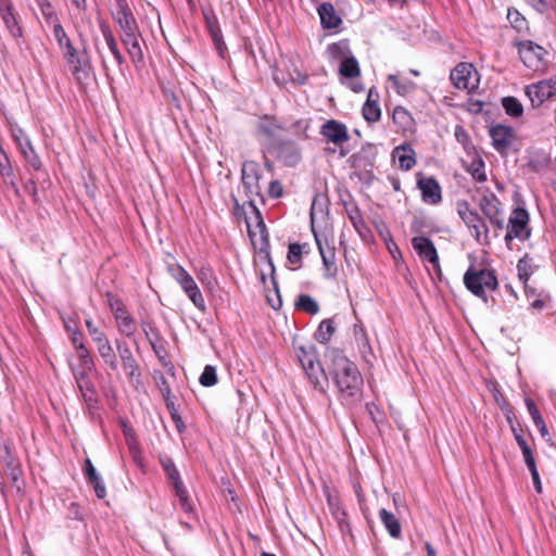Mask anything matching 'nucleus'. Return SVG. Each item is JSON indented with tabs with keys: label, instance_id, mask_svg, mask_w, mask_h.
Segmentation results:
<instances>
[{
	"label": "nucleus",
	"instance_id": "5",
	"mask_svg": "<svg viewBox=\"0 0 556 556\" xmlns=\"http://www.w3.org/2000/svg\"><path fill=\"white\" fill-rule=\"evenodd\" d=\"M521 62L530 70L538 72L543 70L545 64L546 50L531 40H523L517 43Z\"/></svg>",
	"mask_w": 556,
	"mask_h": 556
},
{
	"label": "nucleus",
	"instance_id": "26",
	"mask_svg": "<svg viewBox=\"0 0 556 556\" xmlns=\"http://www.w3.org/2000/svg\"><path fill=\"white\" fill-rule=\"evenodd\" d=\"M0 175L5 185L11 186L12 188H14L17 191L15 179H14L13 168L11 166L9 156L7 155V153L4 152V150L2 149L1 146H0Z\"/></svg>",
	"mask_w": 556,
	"mask_h": 556
},
{
	"label": "nucleus",
	"instance_id": "29",
	"mask_svg": "<svg viewBox=\"0 0 556 556\" xmlns=\"http://www.w3.org/2000/svg\"><path fill=\"white\" fill-rule=\"evenodd\" d=\"M336 331V323L333 318L324 319L317 331L315 332V339L319 343H327Z\"/></svg>",
	"mask_w": 556,
	"mask_h": 556
},
{
	"label": "nucleus",
	"instance_id": "31",
	"mask_svg": "<svg viewBox=\"0 0 556 556\" xmlns=\"http://www.w3.org/2000/svg\"><path fill=\"white\" fill-rule=\"evenodd\" d=\"M339 73L346 78L359 76L361 70L357 60L354 56L345 58L340 64Z\"/></svg>",
	"mask_w": 556,
	"mask_h": 556
},
{
	"label": "nucleus",
	"instance_id": "30",
	"mask_svg": "<svg viewBox=\"0 0 556 556\" xmlns=\"http://www.w3.org/2000/svg\"><path fill=\"white\" fill-rule=\"evenodd\" d=\"M372 91H369L366 103L363 106V116L369 123H375L380 119L381 111L377 101L371 99Z\"/></svg>",
	"mask_w": 556,
	"mask_h": 556
},
{
	"label": "nucleus",
	"instance_id": "58",
	"mask_svg": "<svg viewBox=\"0 0 556 556\" xmlns=\"http://www.w3.org/2000/svg\"><path fill=\"white\" fill-rule=\"evenodd\" d=\"M522 456H523L525 463L530 471L538 469L536 465H535V459L533 457L531 450L523 452Z\"/></svg>",
	"mask_w": 556,
	"mask_h": 556
},
{
	"label": "nucleus",
	"instance_id": "28",
	"mask_svg": "<svg viewBox=\"0 0 556 556\" xmlns=\"http://www.w3.org/2000/svg\"><path fill=\"white\" fill-rule=\"evenodd\" d=\"M388 80L392 83V86L396 93L403 97L412 93L416 88L415 83L406 78H401L399 75L395 74L389 75Z\"/></svg>",
	"mask_w": 556,
	"mask_h": 556
},
{
	"label": "nucleus",
	"instance_id": "45",
	"mask_svg": "<svg viewBox=\"0 0 556 556\" xmlns=\"http://www.w3.org/2000/svg\"><path fill=\"white\" fill-rule=\"evenodd\" d=\"M86 327H87V329L89 331V334H90L91 339L96 343H99V342L108 339L105 333L102 330H100L98 327H96L91 319H87L86 320Z\"/></svg>",
	"mask_w": 556,
	"mask_h": 556
},
{
	"label": "nucleus",
	"instance_id": "42",
	"mask_svg": "<svg viewBox=\"0 0 556 556\" xmlns=\"http://www.w3.org/2000/svg\"><path fill=\"white\" fill-rule=\"evenodd\" d=\"M517 271L519 279L526 285L532 274L531 260L527 256L519 260Z\"/></svg>",
	"mask_w": 556,
	"mask_h": 556
},
{
	"label": "nucleus",
	"instance_id": "15",
	"mask_svg": "<svg viewBox=\"0 0 556 556\" xmlns=\"http://www.w3.org/2000/svg\"><path fill=\"white\" fill-rule=\"evenodd\" d=\"M425 203L434 205L441 202L442 192L439 182L433 177H421L417 181Z\"/></svg>",
	"mask_w": 556,
	"mask_h": 556
},
{
	"label": "nucleus",
	"instance_id": "20",
	"mask_svg": "<svg viewBox=\"0 0 556 556\" xmlns=\"http://www.w3.org/2000/svg\"><path fill=\"white\" fill-rule=\"evenodd\" d=\"M479 206L488 218L493 217L497 213H502V204L500 200L489 190H485L481 195Z\"/></svg>",
	"mask_w": 556,
	"mask_h": 556
},
{
	"label": "nucleus",
	"instance_id": "32",
	"mask_svg": "<svg viewBox=\"0 0 556 556\" xmlns=\"http://www.w3.org/2000/svg\"><path fill=\"white\" fill-rule=\"evenodd\" d=\"M393 122L402 129L407 130L413 125V118L409 112L403 106H396L393 110Z\"/></svg>",
	"mask_w": 556,
	"mask_h": 556
},
{
	"label": "nucleus",
	"instance_id": "43",
	"mask_svg": "<svg viewBox=\"0 0 556 556\" xmlns=\"http://www.w3.org/2000/svg\"><path fill=\"white\" fill-rule=\"evenodd\" d=\"M83 399L88 404V406H93L97 403V396L94 392L93 384L90 380L86 381V387L83 384L77 386Z\"/></svg>",
	"mask_w": 556,
	"mask_h": 556
},
{
	"label": "nucleus",
	"instance_id": "24",
	"mask_svg": "<svg viewBox=\"0 0 556 556\" xmlns=\"http://www.w3.org/2000/svg\"><path fill=\"white\" fill-rule=\"evenodd\" d=\"M379 517L384 528L387 529L388 533L392 538H401L402 527L399 519L395 517L393 513L387 510L386 508H382L379 510Z\"/></svg>",
	"mask_w": 556,
	"mask_h": 556
},
{
	"label": "nucleus",
	"instance_id": "60",
	"mask_svg": "<svg viewBox=\"0 0 556 556\" xmlns=\"http://www.w3.org/2000/svg\"><path fill=\"white\" fill-rule=\"evenodd\" d=\"M490 223L496 227L497 229H504L505 228V219L502 216V213H497L493 217H489Z\"/></svg>",
	"mask_w": 556,
	"mask_h": 556
},
{
	"label": "nucleus",
	"instance_id": "12",
	"mask_svg": "<svg viewBox=\"0 0 556 556\" xmlns=\"http://www.w3.org/2000/svg\"><path fill=\"white\" fill-rule=\"evenodd\" d=\"M412 247L422 261L429 262L433 270L441 275L439 255L433 242L429 238L422 236L414 237L412 239Z\"/></svg>",
	"mask_w": 556,
	"mask_h": 556
},
{
	"label": "nucleus",
	"instance_id": "61",
	"mask_svg": "<svg viewBox=\"0 0 556 556\" xmlns=\"http://www.w3.org/2000/svg\"><path fill=\"white\" fill-rule=\"evenodd\" d=\"M526 405L530 416L532 417V420L535 419L536 416H541L535 403L531 399H526Z\"/></svg>",
	"mask_w": 556,
	"mask_h": 556
},
{
	"label": "nucleus",
	"instance_id": "55",
	"mask_svg": "<svg viewBox=\"0 0 556 556\" xmlns=\"http://www.w3.org/2000/svg\"><path fill=\"white\" fill-rule=\"evenodd\" d=\"M301 247L298 243H293L289 245L288 260L291 263H296L301 258Z\"/></svg>",
	"mask_w": 556,
	"mask_h": 556
},
{
	"label": "nucleus",
	"instance_id": "48",
	"mask_svg": "<svg viewBox=\"0 0 556 556\" xmlns=\"http://www.w3.org/2000/svg\"><path fill=\"white\" fill-rule=\"evenodd\" d=\"M167 407L170 412V416L177 427V430L181 433L185 430V424L178 414L177 409L175 408V405L173 402L167 401Z\"/></svg>",
	"mask_w": 556,
	"mask_h": 556
},
{
	"label": "nucleus",
	"instance_id": "18",
	"mask_svg": "<svg viewBox=\"0 0 556 556\" xmlns=\"http://www.w3.org/2000/svg\"><path fill=\"white\" fill-rule=\"evenodd\" d=\"M121 39L132 60V62H142L143 52L139 43V27L136 29L121 33Z\"/></svg>",
	"mask_w": 556,
	"mask_h": 556
},
{
	"label": "nucleus",
	"instance_id": "6",
	"mask_svg": "<svg viewBox=\"0 0 556 556\" xmlns=\"http://www.w3.org/2000/svg\"><path fill=\"white\" fill-rule=\"evenodd\" d=\"M528 224L529 214L527 210L522 207L515 208L508 219V230L505 236L506 244H509L514 239L527 240L530 237Z\"/></svg>",
	"mask_w": 556,
	"mask_h": 556
},
{
	"label": "nucleus",
	"instance_id": "38",
	"mask_svg": "<svg viewBox=\"0 0 556 556\" xmlns=\"http://www.w3.org/2000/svg\"><path fill=\"white\" fill-rule=\"evenodd\" d=\"M52 28H53L54 38L58 41L59 47L63 52L70 48L74 47L61 24H55L54 26H52Z\"/></svg>",
	"mask_w": 556,
	"mask_h": 556
},
{
	"label": "nucleus",
	"instance_id": "62",
	"mask_svg": "<svg viewBox=\"0 0 556 556\" xmlns=\"http://www.w3.org/2000/svg\"><path fill=\"white\" fill-rule=\"evenodd\" d=\"M345 49H346V45L343 42H340V43L331 45L328 50L332 56H338L339 53L343 52V50H345Z\"/></svg>",
	"mask_w": 556,
	"mask_h": 556
},
{
	"label": "nucleus",
	"instance_id": "19",
	"mask_svg": "<svg viewBox=\"0 0 556 556\" xmlns=\"http://www.w3.org/2000/svg\"><path fill=\"white\" fill-rule=\"evenodd\" d=\"M63 55L66 59V61H67V63H68V65L71 67V71H72L73 75L75 76V78L77 80H81L83 79V75L86 74L87 68H88L87 61L83 58L81 54H79L77 52V50L74 47L65 50L63 52Z\"/></svg>",
	"mask_w": 556,
	"mask_h": 556
},
{
	"label": "nucleus",
	"instance_id": "4",
	"mask_svg": "<svg viewBox=\"0 0 556 556\" xmlns=\"http://www.w3.org/2000/svg\"><path fill=\"white\" fill-rule=\"evenodd\" d=\"M170 276L179 283L190 301L200 311H205L204 298L197 286L193 277L180 265H169Z\"/></svg>",
	"mask_w": 556,
	"mask_h": 556
},
{
	"label": "nucleus",
	"instance_id": "14",
	"mask_svg": "<svg viewBox=\"0 0 556 556\" xmlns=\"http://www.w3.org/2000/svg\"><path fill=\"white\" fill-rule=\"evenodd\" d=\"M113 18L119 26L121 33L136 29L138 24L126 0H116Z\"/></svg>",
	"mask_w": 556,
	"mask_h": 556
},
{
	"label": "nucleus",
	"instance_id": "9",
	"mask_svg": "<svg viewBox=\"0 0 556 556\" xmlns=\"http://www.w3.org/2000/svg\"><path fill=\"white\" fill-rule=\"evenodd\" d=\"M320 135L325 137L328 142L340 148L341 156H345L348 154V151L342 148V146L350 140V134L346 125L336 119H329L323 124Z\"/></svg>",
	"mask_w": 556,
	"mask_h": 556
},
{
	"label": "nucleus",
	"instance_id": "59",
	"mask_svg": "<svg viewBox=\"0 0 556 556\" xmlns=\"http://www.w3.org/2000/svg\"><path fill=\"white\" fill-rule=\"evenodd\" d=\"M85 472H86V476H87L88 480H91V479L100 477L97 473L96 468L92 465L90 459H86V462H85Z\"/></svg>",
	"mask_w": 556,
	"mask_h": 556
},
{
	"label": "nucleus",
	"instance_id": "56",
	"mask_svg": "<svg viewBox=\"0 0 556 556\" xmlns=\"http://www.w3.org/2000/svg\"><path fill=\"white\" fill-rule=\"evenodd\" d=\"M90 370L91 369L80 367V369H76L73 371L77 386L83 384L86 387V381L89 380L87 377V372Z\"/></svg>",
	"mask_w": 556,
	"mask_h": 556
},
{
	"label": "nucleus",
	"instance_id": "57",
	"mask_svg": "<svg viewBox=\"0 0 556 556\" xmlns=\"http://www.w3.org/2000/svg\"><path fill=\"white\" fill-rule=\"evenodd\" d=\"M70 334H71V341H72L73 345L76 348V350L85 348L84 342H83V333L80 332L79 329L73 331Z\"/></svg>",
	"mask_w": 556,
	"mask_h": 556
},
{
	"label": "nucleus",
	"instance_id": "21",
	"mask_svg": "<svg viewBox=\"0 0 556 556\" xmlns=\"http://www.w3.org/2000/svg\"><path fill=\"white\" fill-rule=\"evenodd\" d=\"M98 352L103 359L104 365L106 368L111 371H117L118 370V362L115 355V352L113 350L112 344L108 339L97 343Z\"/></svg>",
	"mask_w": 556,
	"mask_h": 556
},
{
	"label": "nucleus",
	"instance_id": "39",
	"mask_svg": "<svg viewBox=\"0 0 556 556\" xmlns=\"http://www.w3.org/2000/svg\"><path fill=\"white\" fill-rule=\"evenodd\" d=\"M1 17L12 37L20 38L22 36V29L18 26L16 17L13 14V12H5L3 15H1Z\"/></svg>",
	"mask_w": 556,
	"mask_h": 556
},
{
	"label": "nucleus",
	"instance_id": "52",
	"mask_svg": "<svg viewBox=\"0 0 556 556\" xmlns=\"http://www.w3.org/2000/svg\"><path fill=\"white\" fill-rule=\"evenodd\" d=\"M533 422L535 427L538 428L540 434L546 442H551V437L547 430V427L542 418V416H536L535 419H533Z\"/></svg>",
	"mask_w": 556,
	"mask_h": 556
},
{
	"label": "nucleus",
	"instance_id": "53",
	"mask_svg": "<svg viewBox=\"0 0 556 556\" xmlns=\"http://www.w3.org/2000/svg\"><path fill=\"white\" fill-rule=\"evenodd\" d=\"M89 482L92 484L97 496L99 498H104L106 495V490H105V485L102 482L101 478L98 477V478L91 479V480H89Z\"/></svg>",
	"mask_w": 556,
	"mask_h": 556
},
{
	"label": "nucleus",
	"instance_id": "8",
	"mask_svg": "<svg viewBox=\"0 0 556 556\" xmlns=\"http://www.w3.org/2000/svg\"><path fill=\"white\" fill-rule=\"evenodd\" d=\"M458 214L467 227L470 229L471 236L478 241L488 240V227L483 219L467 203H459L457 206Z\"/></svg>",
	"mask_w": 556,
	"mask_h": 556
},
{
	"label": "nucleus",
	"instance_id": "27",
	"mask_svg": "<svg viewBox=\"0 0 556 556\" xmlns=\"http://www.w3.org/2000/svg\"><path fill=\"white\" fill-rule=\"evenodd\" d=\"M100 28H101L102 35L104 37V40L108 45V48L110 49L111 53L113 54L116 63L121 66L124 63V58L117 47V43L113 36L112 30L110 29L109 25H106L105 23H101Z\"/></svg>",
	"mask_w": 556,
	"mask_h": 556
},
{
	"label": "nucleus",
	"instance_id": "37",
	"mask_svg": "<svg viewBox=\"0 0 556 556\" xmlns=\"http://www.w3.org/2000/svg\"><path fill=\"white\" fill-rule=\"evenodd\" d=\"M468 172L472 176L473 179H476L479 182H483L486 180V175L484 172V162L481 157H475L469 167Z\"/></svg>",
	"mask_w": 556,
	"mask_h": 556
},
{
	"label": "nucleus",
	"instance_id": "50",
	"mask_svg": "<svg viewBox=\"0 0 556 556\" xmlns=\"http://www.w3.org/2000/svg\"><path fill=\"white\" fill-rule=\"evenodd\" d=\"M507 18L517 29H521L526 23V20L519 14L518 11H508Z\"/></svg>",
	"mask_w": 556,
	"mask_h": 556
},
{
	"label": "nucleus",
	"instance_id": "10",
	"mask_svg": "<svg viewBox=\"0 0 556 556\" xmlns=\"http://www.w3.org/2000/svg\"><path fill=\"white\" fill-rule=\"evenodd\" d=\"M526 94L534 106L541 105L544 101L556 94V75L527 86Z\"/></svg>",
	"mask_w": 556,
	"mask_h": 556
},
{
	"label": "nucleus",
	"instance_id": "44",
	"mask_svg": "<svg viewBox=\"0 0 556 556\" xmlns=\"http://www.w3.org/2000/svg\"><path fill=\"white\" fill-rule=\"evenodd\" d=\"M198 279L211 290L216 285L210 268L202 267L198 273Z\"/></svg>",
	"mask_w": 556,
	"mask_h": 556
},
{
	"label": "nucleus",
	"instance_id": "63",
	"mask_svg": "<svg viewBox=\"0 0 556 556\" xmlns=\"http://www.w3.org/2000/svg\"><path fill=\"white\" fill-rule=\"evenodd\" d=\"M526 1L540 13H543L547 8L544 0H526Z\"/></svg>",
	"mask_w": 556,
	"mask_h": 556
},
{
	"label": "nucleus",
	"instance_id": "34",
	"mask_svg": "<svg viewBox=\"0 0 556 556\" xmlns=\"http://www.w3.org/2000/svg\"><path fill=\"white\" fill-rule=\"evenodd\" d=\"M296 307L301 311L315 315L319 312V305L315 299L308 294H301L295 303Z\"/></svg>",
	"mask_w": 556,
	"mask_h": 556
},
{
	"label": "nucleus",
	"instance_id": "49",
	"mask_svg": "<svg viewBox=\"0 0 556 556\" xmlns=\"http://www.w3.org/2000/svg\"><path fill=\"white\" fill-rule=\"evenodd\" d=\"M11 134H12L13 139L17 143L18 148H22L23 146H25V142L30 141L29 138L23 131V129H21L18 127H12Z\"/></svg>",
	"mask_w": 556,
	"mask_h": 556
},
{
	"label": "nucleus",
	"instance_id": "16",
	"mask_svg": "<svg viewBox=\"0 0 556 556\" xmlns=\"http://www.w3.org/2000/svg\"><path fill=\"white\" fill-rule=\"evenodd\" d=\"M115 345L118 351L123 368L127 376L130 379L138 378L140 376V368L127 343L121 340H116Z\"/></svg>",
	"mask_w": 556,
	"mask_h": 556
},
{
	"label": "nucleus",
	"instance_id": "47",
	"mask_svg": "<svg viewBox=\"0 0 556 556\" xmlns=\"http://www.w3.org/2000/svg\"><path fill=\"white\" fill-rule=\"evenodd\" d=\"M78 357L80 359V367H85L88 369H93L94 363L92 358L90 357V354L86 348L77 350Z\"/></svg>",
	"mask_w": 556,
	"mask_h": 556
},
{
	"label": "nucleus",
	"instance_id": "17",
	"mask_svg": "<svg viewBox=\"0 0 556 556\" xmlns=\"http://www.w3.org/2000/svg\"><path fill=\"white\" fill-rule=\"evenodd\" d=\"M490 136L493 141V147L497 152H505L513 141L515 140V132L513 128L496 125L490 129Z\"/></svg>",
	"mask_w": 556,
	"mask_h": 556
},
{
	"label": "nucleus",
	"instance_id": "22",
	"mask_svg": "<svg viewBox=\"0 0 556 556\" xmlns=\"http://www.w3.org/2000/svg\"><path fill=\"white\" fill-rule=\"evenodd\" d=\"M318 14L320 17L321 25L325 28H336L340 25L341 18L336 13V10L331 3L325 2L318 8Z\"/></svg>",
	"mask_w": 556,
	"mask_h": 556
},
{
	"label": "nucleus",
	"instance_id": "13",
	"mask_svg": "<svg viewBox=\"0 0 556 556\" xmlns=\"http://www.w3.org/2000/svg\"><path fill=\"white\" fill-rule=\"evenodd\" d=\"M242 185L247 195L252 199L254 195H261L260 169L255 162L248 161L242 165Z\"/></svg>",
	"mask_w": 556,
	"mask_h": 556
},
{
	"label": "nucleus",
	"instance_id": "46",
	"mask_svg": "<svg viewBox=\"0 0 556 556\" xmlns=\"http://www.w3.org/2000/svg\"><path fill=\"white\" fill-rule=\"evenodd\" d=\"M324 202H325L324 197H321L319 194L314 198L312 207H311L312 224H314L315 218L317 217L318 214H320V215L324 214Z\"/></svg>",
	"mask_w": 556,
	"mask_h": 556
},
{
	"label": "nucleus",
	"instance_id": "35",
	"mask_svg": "<svg viewBox=\"0 0 556 556\" xmlns=\"http://www.w3.org/2000/svg\"><path fill=\"white\" fill-rule=\"evenodd\" d=\"M22 154L24 155L25 160L28 162V164L35 169L40 170L41 169V161L37 153L34 150V147L31 142H25V146L20 148Z\"/></svg>",
	"mask_w": 556,
	"mask_h": 556
},
{
	"label": "nucleus",
	"instance_id": "41",
	"mask_svg": "<svg viewBox=\"0 0 556 556\" xmlns=\"http://www.w3.org/2000/svg\"><path fill=\"white\" fill-rule=\"evenodd\" d=\"M200 383L203 387H213L217 383L216 368L212 365H206L202 375L200 376Z\"/></svg>",
	"mask_w": 556,
	"mask_h": 556
},
{
	"label": "nucleus",
	"instance_id": "33",
	"mask_svg": "<svg viewBox=\"0 0 556 556\" xmlns=\"http://www.w3.org/2000/svg\"><path fill=\"white\" fill-rule=\"evenodd\" d=\"M37 3L40 8L43 20L48 25L54 26L55 24H60L58 15L48 0H37Z\"/></svg>",
	"mask_w": 556,
	"mask_h": 556
},
{
	"label": "nucleus",
	"instance_id": "64",
	"mask_svg": "<svg viewBox=\"0 0 556 556\" xmlns=\"http://www.w3.org/2000/svg\"><path fill=\"white\" fill-rule=\"evenodd\" d=\"M269 192L273 197L278 198L282 193V187L278 181H271L269 187Z\"/></svg>",
	"mask_w": 556,
	"mask_h": 556
},
{
	"label": "nucleus",
	"instance_id": "23",
	"mask_svg": "<svg viewBox=\"0 0 556 556\" xmlns=\"http://www.w3.org/2000/svg\"><path fill=\"white\" fill-rule=\"evenodd\" d=\"M393 157L404 170H409L416 164L415 152L409 146L396 147L393 150Z\"/></svg>",
	"mask_w": 556,
	"mask_h": 556
},
{
	"label": "nucleus",
	"instance_id": "25",
	"mask_svg": "<svg viewBox=\"0 0 556 556\" xmlns=\"http://www.w3.org/2000/svg\"><path fill=\"white\" fill-rule=\"evenodd\" d=\"M316 243H317L319 253L323 258V263H324V266L326 269V276L328 278L333 277L337 274L333 248L325 247L317 237H316Z\"/></svg>",
	"mask_w": 556,
	"mask_h": 556
},
{
	"label": "nucleus",
	"instance_id": "3",
	"mask_svg": "<svg viewBox=\"0 0 556 556\" xmlns=\"http://www.w3.org/2000/svg\"><path fill=\"white\" fill-rule=\"evenodd\" d=\"M464 283L470 292L485 300V290H495L497 279L489 269L473 270L469 268L464 275Z\"/></svg>",
	"mask_w": 556,
	"mask_h": 556
},
{
	"label": "nucleus",
	"instance_id": "40",
	"mask_svg": "<svg viewBox=\"0 0 556 556\" xmlns=\"http://www.w3.org/2000/svg\"><path fill=\"white\" fill-rule=\"evenodd\" d=\"M116 323L118 330L126 337H131L137 330L136 323L130 315H126Z\"/></svg>",
	"mask_w": 556,
	"mask_h": 556
},
{
	"label": "nucleus",
	"instance_id": "36",
	"mask_svg": "<svg viewBox=\"0 0 556 556\" xmlns=\"http://www.w3.org/2000/svg\"><path fill=\"white\" fill-rule=\"evenodd\" d=\"M502 105L509 116L519 117L523 113L522 104L514 97L503 98Z\"/></svg>",
	"mask_w": 556,
	"mask_h": 556
},
{
	"label": "nucleus",
	"instance_id": "1",
	"mask_svg": "<svg viewBox=\"0 0 556 556\" xmlns=\"http://www.w3.org/2000/svg\"><path fill=\"white\" fill-rule=\"evenodd\" d=\"M325 358L330 362L329 370L339 390L348 396H353L363 383L356 365L336 348H328Z\"/></svg>",
	"mask_w": 556,
	"mask_h": 556
},
{
	"label": "nucleus",
	"instance_id": "51",
	"mask_svg": "<svg viewBox=\"0 0 556 556\" xmlns=\"http://www.w3.org/2000/svg\"><path fill=\"white\" fill-rule=\"evenodd\" d=\"M354 338L359 346H368V339L363 327L355 325Z\"/></svg>",
	"mask_w": 556,
	"mask_h": 556
},
{
	"label": "nucleus",
	"instance_id": "54",
	"mask_svg": "<svg viewBox=\"0 0 556 556\" xmlns=\"http://www.w3.org/2000/svg\"><path fill=\"white\" fill-rule=\"evenodd\" d=\"M112 312L115 316L116 321L125 317L126 315H129L123 307L122 303L118 300H115L114 302H110Z\"/></svg>",
	"mask_w": 556,
	"mask_h": 556
},
{
	"label": "nucleus",
	"instance_id": "7",
	"mask_svg": "<svg viewBox=\"0 0 556 556\" xmlns=\"http://www.w3.org/2000/svg\"><path fill=\"white\" fill-rule=\"evenodd\" d=\"M450 78L457 89L467 91L477 89L480 81L478 72L470 63H459L456 65L451 72Z\"/></svg>",
	"mask_w": 556,
	"mask_h": 556
},
{
	"label": "nucleus",
	"instance_id": "11",
	"mask_svg": "<svg viewBox=\"0 0 556 556\" xmlns=\"http://www.w3.org/2000/svg\"><path fill=\"white\" fill-rule=\"evenodd\" d=\"M164 470L172 483L173 489L175 490V494L179 500L180 507L186 513L192 511V505L189 501L188 492L184 486V483L180 479V475L172 460H167L163 463Z\"/></svg>",
	"mask_w": 556,
	"mask_h": 556
},
{
	"label": "nucleus",
	"instance_id": "2",
	"mask_svg": "<svg viewBox=\"0 0 556 556\" xmlns=\"http://www.w3.org/2000/svg\"><path fill=\"white\" fill-rule=\"evenodd\" d=\"M296 356L314 389L325 393L328 387V377L319 362L316 346L314 344L301 345L296 349Z\"/></svg>",
	"mask_w": 556,
	"mask_h": 556
}]
</instances>
